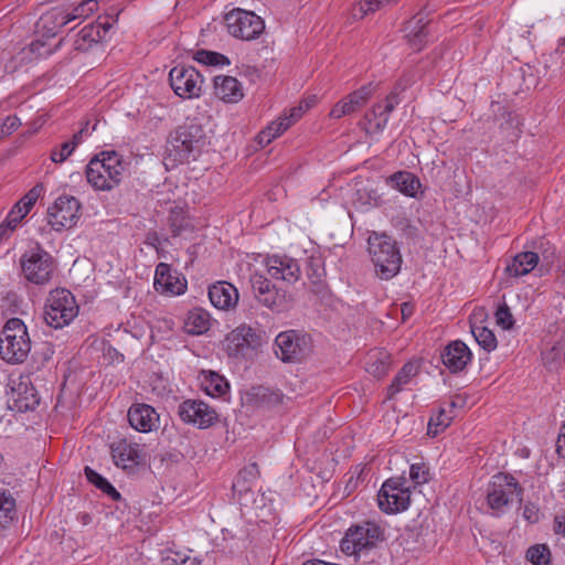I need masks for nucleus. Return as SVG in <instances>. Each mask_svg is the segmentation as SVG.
Here are the masks:
<instances>
[{
  "label": "nucleus",
  "mask_w": 565,
  "mask_h": 565,
  "mask_svg": "<svg viewBox=\"0 0 565 565\" xmlns=\"http://www.w3.org/2000/svg\"><path fill=\"white\" fill-rule=\"evenodd\" d=\"M18 203H21V210L23 211L25 209L26 214L30 212V210L34 205L33 203H28V201L24 198H22Z\"/></svg>",
  "instance_id": "nucleus-62"
},
{
  "label": "nucleus",
  "mask_w": 565,
  "mask_h": 565,
  "mask_svg": "<svg viewBox=\"0 0 565 565\" xmlns=\"http://www.w3.org/2000/svg\"><path fill=\"white\" fill-rule=\"evenodd\" d=\"M514 501H522V488L516 479L505 473L493 476L487 494V502L493 514H502L504 508Z\"/></svg>",
  "instance_id": "nucleus-8"
},
{
  "label": "nucleus",
  "mask_w": 565,
  "mask_h": 565,
  "mask_svg": "<svg viewBox=\"0 0 565 565\" xmlns=\"http://www.w3.org/2000/svg\"><path fill=\"white\" fill-rule=\"evenodd\" d=\"M74 151V146L71 143L63 142L58 149H54L51 152V160L55 163L64 162Z\"/></svg>",
  "instance_id": "nucleus-47"
},
{
  "label": "nucleus",
  "mask_w": 565,
  "mask_h": 565,
  "mask_svg": "<svg viewBox=\"0 0 565 565\" xmlns=\"http://www.w3.org/2000/svg\"><path fill=\"white\" fill-rule=\"evenodd\" d=\"M85 475L87 477V480L95 487H97L99 490H103L108 483L107 479H105L103 476H100L89 467L85 468Z\"/></svg>",
  "instance_id": "nucleus-52"
},
{
  "label": "nucleus",
  "mask_w": 565,
  "mask_h": 565,
  "mask_svg": "<svg viewBox=\"0 0 565 565\" xmlns=\"http://www.w3.org/2000/svg\"><path fill=\"white\" fill-rule=\"evenodd\" d=\"M215 95L225 103H237L244 94L241 83L232 76H215Z\"/></svg>",
  "instance_id": "nucleus-26"
},
{
  "label": "nucleus",
  "mask_w": 565,
  "mask_h": 565,
  "mask_svg": "<svg viewBox=\"0 0 565 565\" xmlns=\"http://www.w3.org/2000/svg\"><path fill=\"white\" fill-rule=\"evenodd\" d=\"M397 105L396 94L391 93L383 102L373 105L364 115V130L367 135H380L385 129L390 114Z\"/></svg>",
  "instance_id": "nucleus-18"
},
{
  "label": "nucleus",
  "mask_w": 565,
  "mask_h": 565,
  "mask_svg": "<svg viewBox=\"0 0 565 565\" xmlns=\"http://www.w3.org/2000/svg\"><path fill=\"white\" fill-rule=\"evenodd\" d=\"M539 264V255L533 252H522L514 256L505 271L511 277H521L532 271Z\"/></svg>",
  "instance_id": "nucleus-28"
},
{
  "label": "nucleus",
  "mask_w": 565,
  "mask_h": 565,
  "mask_svg": "<svg viewBox=\"0 0 565 565\" xmlns=\"http://www.w3.org/2000/svg\"><path fill=\"white\" fill-rule=\"evenodd\" d=\"M210 313L202 308H194L189 311L185 319V330L190 334H203L210 329Z\"/></svg>",
  "instance_id": "nucleus-29"
},
{
  "label": "nucleus",
  "mask_w": 565,
  "mask_h": 565,
  "mask_svg": "<svg viewBox=\"0 0 565 565\" xmlns=\"http://www.w3.org/2000/svg\"><path fill=\"white\" fill-rule=\"evenodd\" d=\"M471 332L478 344L486 351L491 352L497 348V338L490 329L481 326H473Z\"/></svg>",
  "instance_id": "nucleus-36"
},
{
  "label": "nucleus",
  "mask_w": 565,
  "mask_h": 565,
  "mask_svg": "<svg viewBox=\"0 0 565 565\" xmlns=\"http://www.w3.org/2000/svg\"><path fill=\"white\" fill-rule=\"evenodd\" d=\"M20 267L23 277L38 286L47 285L56 269L54 258L39 243L22 254Z\"/></svg>",
  "instance_id": "nucleus-6"
},
{
  "label": "nucleus",
  "mask_w": 565,
  "mask_h": 565,
  "mask_svg": "<svg viewBox=\"0 0 565 565\" xmlns=\"http://www.w3.org/2000/svg\"><path fill=\"white\" fill-rule=\"evenodd\" d=\"M194 60L201 64L211 66H223L230 64V60L225 55L206 50L198 51L194 54Z\"/></svg>",
  "instance_id": "nucleus-39"
},
{
  "label": "nucleus",
  "mask_w": 565,
  "mask_h": 565,
  "mask_svg": "<svg viewBox=\"0 0 565 565\" xmlns=\"http://www.w3.org/2000/svg\"><path fill=\"white\" fill-rule=\"evenodd\" d=\"M312 351L311 335L301 330H287L275 339V354L285 363H298Z\"/></svg>",
  "instance_id": "nucleus-7"
},
{
  "label": "nucleus",
  "mask_w": 565,
  "mask_h": 565,
  "mask_svg": "<svg viewBox=\"0 0 565 565\" xmlns=\"http://www.w3.org/2000/svg\"><path fill=\"white\" fill-rule=\"evenodd\" d=\"M367 244L375 275L382 280L395 277L403 262L397 243L386 234L373 232Z\"/></svg>",
  "instance_id": "nucleus-1"
},
{
  "label": "nucleus",
  "mask_w": 565,
  "mask_h": 565,
  "mask_svg": "<svg viewBox=\"0 0 565 565\" xmlns=\"http://www.w3.org/2000/svg\"><path fill=\"white\" fill-rule=\"evenodd\" d=\"M97 9V2L95 0H85L72 12H65L63 10L53 9L41 17L40 23L44 29L55 35L57 30L68 24L71 21L76 19H85L90 15Z\"/></svg>",
  "instance_id": "nucleus-16"
},
{
  "label": "nucleus",
  "mask_w": 565,
  "mask_h": 565,
  "mask_svg": "<svg viewBox=\"0 0 565 565\" xmlns=\"http://www.w3.org/2000/svg\"><path fill=\"white\" fill-rule=\"evenodd\" d=\"M82 134L83 131H78L76 132L74 136H73V139L71 141H67L68 143H71L72 146H74V150L76 149V147L82 142Z\"/></svg>",
  "instance_id": "nucleus-60"
},
{
  "label": "nucleus",
  "mask_w": 565,
  "mask_h": 565,
  "mask_svg": "<svg viewBox=\"0 0 565 565\" xmlns=\"http://www.w3.org/2000/svg\"><path fill=\"white\" fill-rule=\"evenodd\" d=\"M526 558L533 565H550L551 551L545 544H536L527 550Z\"/></svg>",
  "instance_id": "nucleus-38"
},
{
  "label": "nucleus",
  "mask_w": 565,
  "mask_h": 565,
  "mask_svg": "<svg viewBox=\"0 0 565 565\" xmlns=\"http://www.w3.org/2000/svg\"><path fill=\"white\" fill-rule=\"evenodd\" d=\"M170 86L183 99L198 98L202 94L204 78L193 66L177 65L169 73Z\"/></svg>",
  "instance_id": "nucleus-10"
},
{
  "label": "nucleus",
  "mask_w": 565,
  "mask_h": 565,
  "mask_svg": "<svg viewBox=\"0 0 565 565\" xmlns=\"http://www.w3.org/2000/svg\"><path fill=\"white\" fill-rule=\"evenodd\" d=\"M224 22L232 36L245 41L257 39L265 29V23L260 17L239 8L226 13Z\"/></svg>",
  "instance_id": "nucleus-9"
},
{
  "label": "nucleus",
  "mask_w": 565,
  "mask_h": 565,
  "mask_svg": "<svg viewBox=\"0 0 565 565\" xmlns=\"http://www.w3.org/2000/svg\"><path fill=\"white\" fill-rule=\"evenodd\" d=\"M268 275L277 280L295 284L300 278V266L297 259L287 255H271L266 259Z\"/></svg>",
  "instance_id": "nucleus-21"
},
{
  "label": "nucleus",
  "mask_w": 565,
  "mask_h": 565,
  "mask_svg": "<svg viewBox=\"0 0 565 565\" xmlns=\"http://www.w3.org/2000/svg\"><path fill=\"white\" fill-rule=\"evenodd\" d=\"M18 402L20 408L33 409L39 405L40 398L34 387H28V383H20L18 388Z\"/></svg>",
  "instance_id": "nucleus-37"
},
{
  "label": "nucleus",
  "mask_w": 565,
  "mask_h": 565,
  "mask_svg": "<svg viewBox=\"0 0 565 565\" xmlns=\"http://www.w3.org/2000/svg\"><path fill=\"white\" fill-rule=\"evenodd\" d=\"M255 465H253L252 467H249L248 469H245L244 471L241 472L239 477L237 478V480L233 483V490L235 492H238L239 494L243 493V491H245V488H244V484H242L241 482V478L243 477V475L245 473H249L252 476H254V470H255Z\"/></svg>",
  "instance_id": "nucleus-57"
},
{
  "label": "nucleus",
  "mask_w": 565,
  "mask_h": 565,
  "mask_svg": "<svg viewBox=\"0 0 565 565\" xmlns=\"http://www.w3.org/2000/svg\"><path fill=\"white\" fill-rule=\"evenodd\" d=\"M258 301L276 312L286 311L290 307V299L282 290L273 287L264 297L258 296Z\"/></svg>",
  "instance_id": "nucleus-30"
},
{
  "label": "nucleus",
  "mask_w": 565,
  "mask_h": 565,
  "mask_svg": "<svg viewBox=\"0 0 565 565\" xmlns=\"http://www.w3.org/2000/svg\"><path fill=\"white\" fill-rule=\"evenodd\" d=\"M565 359V339H561L547 351L543 353L544 362L550 366H556Z\"/></svg>",
  "instance_id": "nucleus-42"
},
{
  "label": "nucleus",
  "mask_w": 565,
  "mask_h": 565,
  "mask_svg": "<svg viewBox=\"0 0 565 565\" xmlns=\"http://www.w3.org/2000/svg\"><path fill=\"white\" fill-rule=\"evenodd\" d=\"M409 477L416 484H423L429 479V470L425 463H413L409 468Z\"/></svg>",
  "instance_id": "nucleus-45"
},
{
  "label": "nucleus",
  "mask_w": 565,
  "mask_h": 565,
  "mask_svg": "<svg viewBox=\"0 0 565 565\" xmlns=\"http://www.w3.org/2000/svg\"><path fill=\"white\" fill-rule=\"evenodd\" d=\"M415 366L411 363L405 364L394 377L391 386L387 390L388 398H393L395 394L401 392L407 385L411 379L415 375Z\"/></svg>",
  "instance_id": "nucleus-35"
},
{
  "label": "nucleus",
  "mask_w": 565,
  "mask_h": 565,
  "mask_svg": "<svg viewBox=\"0 0 565 565\" xmlns=\"http://www.w3.org/2000/svg\"><path fill=\"white\" fill-rule=\"evenodd\" d=\"M390 183L392 188L409 198H417L422 188L420 180L408 171L395 172L390 177Z\"/></svg>",
  "instance_id": "nucleus-27"
},
{
  "label": "nucleus",
  "mask_w": 565,
  "mask_h": 565,
  "mask_svg": "<svg viewBox=\"0 0 565 565\" xmlns=\"http://www.w3.org/2000/svg\"><path fill=\"white\" fill-rule=\"evenodd\" d=\"M128 420L140 433H150L159 427V414L148 404H132L128 411Z\"/></svg>",
  "instance_id": "nucleus-22"
},
{
  "label": "nucleus",
  "mask_w": 565,
  "mask_h": 565,
  "mask_svg": "<svg viewBox=\"0 0 565 565\" xmlns=\"http://www.w3.org/2000/svg\"><path fill=\"white\" fill-rule=\"evenodd\" d=\"M309 104H300L290 109L289 115L280 116L282 121H288V128H290L295 122H297L303 114L309 109Z\"/></svg>",
  "instance_id": "nucleus-48"
},
{
  "label": "nucleus",
  "mask_w": 565,
  "mask_h": 565,
  "mask_svg": "<svg viewBox=\"0 0 565 565\" xmlns=\"http://www.w3.org/2000/svg\"><path fill=\"white\" fill-rule=\"evenodd\" d=\"M25 215V209L21 210V203H15L0 225L1 234H6L7 231H14Z\"/></svg>",
  "instance_id": "nucleus-40"
},
{
  "label": "nucleus",
  "mask_w": 565,
  "mask_h": 565,
  "mask_svg": "<svg viewBox=\"0 0 565 565\" xmlns=\"http://www.w3.org/2000/svg\"><path fill=\"white\" fill-rule=\"evenodd\" d=\"M102 491L107 493L109 497H111L115 500H118L120 498V493L109 482L107 483V486Z\"/></svg>",
  "instance_id": "nucleus-58"
},
{
  "label": "nucleus",
  "mask_w": 565,
  "mask_h": 565,
  "mask_svg": "<svg viewBox=\"0 0 565 565\" xmlns=\"http://www.w3.org/2000/svg\"><path fill=\"white\" fill-rule=\"evenodd\" d=\"M412 315V306L407 302H404L402 305V316H403V319L409 317Z\"/></svg>",
  "instance_id": "nucleus-61"
},
{
  "label": "nucleus",
  "mask_w": 565,
  "mask_h": 565,
  "mask_svg": "<svg viewBox=\"0 0 565 565\" xmlns=\"http://www.w3.org/2000/svg\"><path fill=\"white\" fill-rule=\"evenodd\" d=\"M78 38L81 40H83L84 42H88V43L98 42V40L100 39L99 26H94V25L84 26L79 31Z\"/></svg>",
  "instance_id": "nucleus-49"
},
{
  "label": "nucleus",
  "mask_w": 565,
  "mask_h": 565,
  "mask_svg": "<svg viewBox=\"0 0 565 565\" xmlns=\"http://www.w3.org/2000/svg\"><path fill=\"white\" fill-rule=\"evenodd\" d=\"M260 345V333L246 324L238 326L225 338V350L235 359L249 358Z\"/></svg>",
  "instance_id": "nucleus-11"
},
{
  "label": "nucleus",
  "mask_w": 565,
  "mask_h": 565,
  "mask_svg": "<svg viewBox=\"0 0 565 565\" xmlns=\"http://www.w3.org/2000/svg\"><path fill=\"white\" fill-rule=\"evenodd\" d=\"M371 0H364L360 1L359 3L354 4L351 11L352 18L358 20L364 18L369 12H374L377 9H371Z\"/></svg>",
  "instance_id": "nucleus-50"
},
{
  "label": "nucleus",
  "mask_w": 565,
  "mask_h": 565,
  "mask_svg": "<svg viewBox=\"0 0 565 565\" xmlns=\"http://www.w3.org/2000/svg\"><path fill=\"white\" fill-rule=\"evenodd\" d=\"M472 354L467 344L460 340L450 342L441 354L444 365L451 372L458 373L466 369Z\"/></svg>",
  "instance_id": "nucleus-23"
},
{
  "label": "nucleus",
  "mask_w": 565,
  "mask_h": 565,
  "mask_svg": "<svg viewBox=\"0 0 565 565\" xmlns=\"http://www.w3.org/2000/svg\"><path fill=\"white\" fill-rule=\"evenodd\" d=\"M14 508L13 498L0 491V527H4L13 520Z\"/></svg>",
  "instance_id": "nucleus-41"
},
{
  "label": "nucleus",
  "mask_w": 565,
  "mask_h": 565,
  "mask_svg": "<svg viewBox=\"0 0 565 565\" xmlns=\"http://www.w3.org/2000/svg\"><path fill=\"white\" fill-rule=\"evenodd\" d=\"M288 129V121H282L279 117L277 120L271 121L265 129H263L256 137L259 146L265 147L274 139L282 135Z\"/></svg>",
  "instance_id": "nucleus-33"
},
{
  "label": "nucleus",
  "mask_w": 565,
  "mask_h": 565,
  "mask_svg": "<svg viewBox=\"0 0 565 565\" xmlns=\"http://www.w3.org/2000/svg\"><path fill=\"white\" fill-rule=\"evenodd\" d=\"M211 303L221 310L234 309L238 302L236 287L227 281H218L209 288Z\"/></svg>",
  "instance_id": "nucleus-24"
},
{
  "label": "nucleus",
  "mask_w": 565,
  "mask_h": 565,
  "mask_svg": "<svg viewBox=\"0 0 565 565\" xmlns=\"http://www.w3.org/2000/svg\"><path fill=\"white\" fill-rule=\"evenodd\" d=\"M178 415L185 424L206 429L216 424V411L201 399H185L178 407Z\"/></svg>",
  "instance_id": "nucleus-15"
},
{
  "label": "nucleus",
  "mask_w": 565,
  "mask_h": 565,
  "mask_svg": "<svg viewBox=\"0 0 565 565\" xmlns=\"http://www.w3.org/2000/svg\"><path fill=\"white\" fill-rule=\"evenodd\" d=\"M373 94L374 87L371 84L360 87L334 104L329 113V117L332 119H340L344 116L354 114L366 105Z\"/></svg>",
  "instance_id": "nucleus-19"
},
{
  "label": "nucleus",
  "mask_w": 565,
  "mask_h": 565,
  "mask_svg": "<svg viewBox=\"0 0 565 565\" xmlns=\"http://www.w3.org/2000/svg\"><path fill=\"white\" fill-rule=\"evenodd\" d=\"M154 289L168 296H179L186 290V279L169 264L159 263L154 271Z\"/></svg>",
  "instance_id": "nucleus-17"
},
{
  "label": "nucleus",
  "mask_w": 565,
  "mask_h": 565,
  "mask_svg": "<svg viewBox=\"0 0 565 565\" xmlns=\"http://www.w3.org/2000/svg\"><path fill=\"white\" fill-rule=\"evenodd\" d=\"M381 536V530L373 523L352 526L341 540L340 547L347 555H358L372 547Z\"/></svg>",
  "instance_id": "nucleus-13"
},
{
  "label": "nucleus",
  "mask_w": 565,
  "mask_h": 565,
  "mask_svg": "<svg viewBox=\"0 0 565 565\" xmlns=\"http://www.w3.org/2000/svg\"><path fill=\"white\" fill-rule=\"evenodd\" d=\"M204 143L203 130L200 126H181L168 140V159L175 163H186L191 160H195Z\"/></svg>",
  "instance_id": "nucleus-4"
},
{
  "label": "nucleus",
  "mask_w": 565,
  "mask_h": 565,
  "mask_svg": "<svg viewBox=\"0 0 565 565\" xmlns=\"http://www.w3.org/2000/svg\"><path fill=\"white\" fill-rule=\"evenodd\" d=\"M326 562L320 559H311L303 563V565H324Z\"/></svg>",
  "instance_id": "nucleus-64"
},
{
  "label": "nucleus",
  "mask_w": 565,
  "mask_h": 565,
  "mask_svg": "<svg viewBox=\"0 0 565 565\" xmlns=\"http://www.w3.org/2000/svg\"><path fill=\"white\" fill-rule=\"evenodd\" d=\"M81 204L77 199L63 195L47 210V222L54 231L72 228L79 218Z\"/></svg>",
  "instance_id": "nucleus-14"
},
{
  "label": "nucleus",
  "mask_w": 565,
  "mask_h": 565,
  "mask_svg": "<svg viewBox=\"0 0 565 565\" xmlns=\"http://www.w3.org/2000/svg\"><path fill=\"white\" fill-rule=\"evenodd\" d=\"M79 312L74 295L65 288L50 291L44 306V320L54 329L68 326Z\"/></svg>",
  "instance_id": "nucleus-5"
},
{
  "label": "nucleus",
  "mask_w": 565,
  "mask_h": 565,
  "mask_svg": "<svg viewBox=\"0 0 565 565\" xmlns=\"http://www.w3.org/2000/svg\"><path fill=\"white\" fill-rule=\"evenodd\" d=\"M405 32L409 46L414 51H420L428 42V21L423 14H416L406 23Z\"/></svg>",
  "instance_id": "nucleus-25"
},
{
  "label": "nucleus",
  "mask_w": 565,
  "mask_h": 565,
  "mask_svg": "<svg viewBox=\"0 0 565 565\" xmlns=\"http://www.w3.org/2000/svg\"><path fill=\"white\" fill-rule=\"evenodd\" d=\"M553 531L556 535L565 537V510L555 514L553 520Z\"/></svg>",
  "instance_id": "nucleus-54"
},
{
  "label": "nucleus",
  "mask_w": 565,
  "mask_h": 565,
  "mask_svg": "<svg viewBox=\"0 0 565 565\" xmlns=\"http://www.w3.org/2000/svg\"><path fill=\"white\" fill-rule=\"evenodd\" d=\"M379 507L386 513L405 511L411 503V491L399 479L386 480L377 494Z\"/></svg>",
  "instance_id": "nucleus-12"
},
{
  "label": "nucleus",
  "mask_w": 565,
  "mask_h": 565,
  "mask_svg": "<svg viewBox=\"0 0 565 565\" xmlns=\"http://www.w3.org/2000/svg\"><path fill=\"white\" fill-rule=\"evenodd\" d=\"M124 171L122 157L116 151H104L89 161L86 178L95 190L110 191L120 183Z\"/></svg>",
  "instance_id": "nucleus-2"
},
{
  "label": "nucleus",
  "mask_w": 565,
  "mask_h": 565,
  "mask_svg": "<svg viewBox=\"0 0 565 565\" xmlns=\"http://www.w3.org/2000/svg\"><path fill=\"white\" fill-rule=\"evenodd\" d=\"M398 0H371V9H381L383 8L384 6H387V4H391V3H395L397 2Z\"/></svg>",
  "instance_id": "nucleus-59"
},
{
  "label": "nucleus",
  "mask_w": 565,
  "mask_h": 565,
  "mask_svg": "<svg viewBox=\"0 0 565 565\" xmlns=\"http://www.w3.org/2000/svg\"><path fill=\"white\" fill-rule=\"evenodd\" d=\"M252 287L256 298L264 297L274 286L263 275L254 274L250 278Z\"/></svg>",
  "instance_id": "nucleus-44"
},
{
  "label": "nucleus",
  "mask_w": 565,
  "mask_h": 565,
  "mask_svg": "<svg viewBox=\"0 0 565 565\" xmlns=\"http://www.w3.org/2000/svg\"><path fill=\"white\" fill-rule=\"evenodd\" d=\"M29 49L36 57H46L53 53V50L51 47H46L45 42L41 40L31 42Z\"/></svg>",
  "instance_id": "nucleus-51"
},
{
  "label": "nucleus",
  "mask_w": 565,
  "mask_h": 565,
  "mask_svg": "<svg viewBox=\"0 0 565 565\" xmlns=\"http://www.w3.org/2000/svg\"><path fill=\"white\" fill-rule=\"evenodd\" d=\"M459 406V398L452 399L447 406V411H451V414H454V409Z\"/></svg>",
  "instance_id": "nucleus-63"
},
{
  "label": "nucleus",
  "mask_w": 565,
  "mask_h": 565,
  "mask_svg": "<svg viewBox=\"0 0 565 565\" xmlns=\"http://www.w3.org/2000/svg\"><path fill=\"white\" fill-rule=\"evenodd\" d=\"M390 367V355L387 352H370L366 360V371L375 377L384 376Z\"/></svg>",
  "instance_id": "nucleus-31"
},
{
  "label": "nucleus",
  "mask_w": 565,
  "mask_h": 565,
  "mask_svg": "<svg viewBox=\"0 0 565 565\" xmlns=\"http://www.w3.org/2000/svg\"><path fill=\"white\" fill-rule=\"evenodd\" d=\"M20 126L21 119L18 116L11 115L6 117L0 124V140L12 135Z\"/></svg>",
  "instance_id": "nucleus-46"
},
{
  "label": "nucleus",
  "mask_w": 565,
  "mask_h": 565,
  "mask_svg": "<svg viewBox=\"0 0 565 565\" xmlns=\"http://www.w3.org/2000/svg\"><path fill=\"white\" fill-rule=\"evenodd\" d=\"M202 384L205 392L211 396H221L225 394L228 388L226 380L212 371L204 375Z\"/></svg>",
  "instance_id": "nucleus-34"
},
{
  "label": "nucleus",
  "mask_w": 565,
  "mask_h": 565,
  "mask_svg": "<svg viewBox=\"0 0 565 565\" xmlns=\"http://www.w3.org/2000/svg\"><path fill=\"white\" fill-rule=\"evenodd\" d=\"M495 321L497 324L500 326L504 330H509L514 324L513 316L507 306V303H502L495 311Z\"/></svg>",
  "instance_id": "nucleus-43"
},
{
  "label": "nucleus",
  "mask_w": 565,
  "mask_h": 565,
  "mask_svg": "<svg viewBox=\"0 0 565 565\" xmlns=\"http://www.w3.org/2000/svg\"><path fill=\"white\" fill-rule=\"evenodd\" d=\"M455 414L451 411H447L446 407H440L438 413L430 417L427 427V434L431 437H436L443 433L452 422Z\"/></svg>",
  "instance_id": "nucleus-32"
},
{
  "label": "nucleus",
  "mask_w": 565,
  "mask_h": 565,
  "mask_svg": "<svg viewBox=\"0 0 565 565\" xmlns=\"http://www.w3.org/2000/svg\"><path fill=\"white\" fill-rule=\"evenodd\" d=\"M44 193L43 184H35L23 198L28 201V203H33L39 200V198Z\"/></svg>",
  "instance_id": "nucleus-55"
},
{
  "label": "nucleus",
  "mask_w": 565,
  "mask_h": 565,
  "mask_svg": "<svg viewBox=\"0 0 565 565\" xmlns=\"http://www.w3.org/2000/svg\"><path fill=\"white\" fill-rule=\"evenodd\" d=\"M111 457L117 467L134 468L143 462L146 454L140 444L120 439L110 446Z\"/></svg>",
  "instance_id": "nucleus-20"
},
{
  "label": "nucleus",
  "mask_w": 565,
  "mask_h": 565,
  "mask_svg": "<svg viewBox=\"0 0 565 565\" xmlns=\"http://www.w3.org/2000/svg\"><path fill=\"white\" fill-rule=\"evenodd\" d=\"M31 351V340L24 322L19 318L9 319L0 335V356L8 363H23Z\"/></svg>",
  "instance_id": "nucleus-3"
},
{
  "label": "nucleus",
  "mask_w": 565,
  "mask_h": 565,
  "mask_svg": "<svg viewBox=\"0 0 565 565\" xmlns=\"http://www.w3.org/2000/svg\"><path fill=\"white\" fill-rule=\"evenodd\" d=\"M556 451L561 457L565 458V422L561 426L558 433V437L556 440Z\"/></svg>",
  "instance_id": "nucleus-56"
},
{
  "label": "nucleus",
  "mask_w": 565,
  "mask_h": 565,
  "mask_svg": "<svg viewBox=\"0 0 565 565\" xmlns=\"http://www.w3.org/2000/svg\"><path fill=\"white\" fill-rule=\"evenodd\" d=\"M167 565H200L195 557L175 554L174 557H167Z\"/></svg>",
  "instance_id": "nucleus-53"
}]
</instances>
